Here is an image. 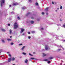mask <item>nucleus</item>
I'll return each mask as SVG.
<instances>
[{
    "label": "nucleus",
    "mask_w": 65,
    "mask_h": 65,
    "mask_svg": "<svg viewBox=\"0 0 65 65\" xmlns=\"http://www.w3.org/2000/svg\"><path fill=\"white\" fill-rule=\"evenodd\" d=\"M0 2H1V7H2L3 6V4L5 3V0H1Z\"/></svg>",
    "instance_id": "1"
},
{
    "label": "nucleus",
    "mask_w": 65,
    "mask_h": 65,
    "mask_svg": "<svg viewBox=\"0 0 65 65\" xmlns=\"http://www.w3.org/2000/svg\"><path fill=\"white\" fill-rule=\"evenodd\" d=\"M14 29H16L18 27V24H17V23L15 22L14 25Z\"/></svg>",
    "instance_id": "2"
},
{
    "label": "nucleus",
    "mask_w": 65,
    "mask_h": 65,
    "mask_svg": "<svg viewBox=\"0 0 65 65\" xmlns=\"http://www.w3.org/2000/svg\"><path fill=\"white\" fill-rule=\"evenodd\" d=\"M25 31V29L23 28H21V31L20 32V33H23V32Z\"/></svg>",
    "instance_id": "3"
},
{
    "label": "nucleus",
    "mask_w": 65,
    "mask_h": 65,
    "mask_svg": "<svg viewBox=\"0 0 65 65\" xmlns=\"http://www.w3.org/2000/svg\"><path fill=\"white\" fill-rule=\"evenodd\" d=\"M48 47L47 45H45V49L46 50H47Z\"/></svg>",
    "instance_id": "4"
},
{
    "label": "nucleus",
    "mask_w": 65,
    "mask_h": 65,
    "mask_svg": "<svg viewBox=\"0 0 65 65\" xmlns=\"http://www.w3.org/2000/svg\"><path fill=\"white\" fill-rule=\"evenodd\" d=\"M54 58V57H50L48 58V59L50 60H52V59H53Z\"/></svg>",
    "instance_id": "5"
},
{
    "label": "nucleus",
    "mask_w": 65,
    "mask_h": 65,
    "mask_svg": "<svg viewBox=\"0 0 65 65\" xmlns=\"http://www.w3.org/2000/svg\"><path fill=\"white\" fill-rule=\"evenodd\" d=\"M18 4L17 3H14L13 4V6H14L15 5H17Z\"/></svg>",
    "instance_id": "6"
},
{
    "label": "nucleus",
    "mask_w": 65,
    "mask_h": 65,
    "mask_svg": "<svg viewBox=\"0 0 65 65\" xmlns=\"http://www.w3.org/2000/svg\"><path fill=\"white\" fill-rule=\"evenodd\" d=\"M11 58H9L8 59V62H10L11 61Z\"/></svg>",
    "instance_id": "7"
},
{
    "label": "nucleus",
    "mask_w": 65,
    "mask_h": 65,
    "mask_svg": "<svg viewBox=\"0 0 65 65\" xmlns=\"http://www.w3.org/2000/svg\"><path fill=\"white\" fill-rule=\"evenodd\" d=\"M48 7H47L46 8V9L45 10L46 11H48Z\"/></svg>",
    "instance_id": "8"
},
{
    "label": "nucleus",
    "mask_w": 65,
    "mask_h": 65,
    "mask_svg": "<svg viewBox=\"0 0 65 65\" xmlns=\"http://www.w3.org/2000/svg\"><path fill=\"white\" fill-rule=\"evenodd\" d=\"M7 40H8V41H11V39H7Z\"/></svg>",
    "instance_id": "9"
},
{
    "label": "nucleus",
    "mask_w": 65,
    "mask_h": 65,
    "mask_svg": "<svg viewBox=\"0 0 65 65\" xmlns=\"http://www.w3.org/2000/svg\"><path fill=\"white\" fill-rule=\"evenodd\" d=\"M1 30L2 31H3V32H5V30L4 29H2Z\"/></svg>",
    "instance_id": "10"
},
{
    "label": "nucleus",
    "mask_w": 65,
    "mask_h": 65,
    "mask_svg": "<svg viewBox=\"0 0 65 65\" xmlns=\"http://www.w3.org/2000/svg\"><path fill=\"white\" fill-rule=\"evenodd\" d=\"M35 5L36 6H38V3L37 2L35 3Z\"/></svg>",
    "instance_id": "11"
},
{
    "label": "nucleus",
    "mask_w": 65,
    "mask_h": 65,
    "mask_svg": "<svg viewBox=\"0 0 65 65\" xmlns=\"http://www.w3.org/2000/svg\"><path fill=\"white\" fill-rule=\"evenodd\" d=\"M25 46H23L21 48L22 50H24V48H25Z\"/></svg>",
    "instance_id": "12"
},
{
    "label": "nucleus",
    "mask_w": 65,
    "mask_h": 65,
    "mask_svg": "<svg viewBox=\"0 0 65 65\" xmlns=\"http://www.w3.org/2000/svg\"><path fill=\"white\" fill-rule=\"evenodd\" d=\"M28 61V60L27 59H26L25 61V63H27Z\"/></svg>",
    "instance_id": "13"
},
{
    "label": "nucleus",
    "mask_w": 65,
    "mask_h": 65,
    "mask_svg": "<svg viewBox=\"0 0 65 65\" xmlns=\"http://www.w3.org/2000/svg\"><path fill=\"white\" fill-rule=\"evenodd\" d=\"M43 57H44V56H46V55L44 53H43Z\"/></svg>",
    "instance_id": "14"
},
{
    "label": "nucleus",
    "mask_w": 65,
    "mask_h": 65,
    "mask_svg": "<svg viewBox=\"0 0 65 65\" xmlns=\"http://www.w3.org/2000/svg\"><path fill=\"white\" fill-rule=\"evenodd\" d=\"M15 60V58L14 57H13L12 59V61H14Z\"/></svg>",
    "instance_id": "15"
},
{
    "label": "nucleus",
    "mask_w": 65,
    "mask_h": 65,
    "mask_svg": "<svg viewBox=\"0 0 65 65\" xmlns=\"http://www.w3.org/2000/svg\"><path fill=\"white\" fill-rule=\"evenodd\" d=\"M22 9H26V8L25 7H24L22 8Z\"/></svg>",
    "instance_id": "16"
},
{
    "label": "nucleus",
    "mask_w": 65,
    "mask_h": 65,
    "mask_svg": "<svg viewBox=\"0 0 65 65\" xmlns=\"http://www.w3.org/2000/svg\"><path fill=\"white\" fill-rule=\"evenodd\" d=\"M30 23L31 24H33V23H34V21H31L30 22Z\"/></svg>",
    "instance_id": "17"
},
{
    "label": "nucleus",
    "mask_w": 65,
    "mask_h": 65,
    "mask_svg": "<svg viewBox=\"0 0 65 65\" xmlns=\"http://www.w3.org/2000/svg\"><path fill=\"white\" fill-rule=\"evenodd\" d=\"M30 12H28L26 14V16H27V15H28V14H30Z\"/></svg>",
    "instance_id": "18"
},
{
    "label": "nucleus",
    "mask_w": 65,
    "mask_h": 65,
    "mask_svg": "<svg viewBox=\"0 0 65 65\" xmlns=\"http://www.w3.org/2000/svg\"><path fill=\"white\" fill-rule=\"evenodd\" d=\"M62 8H63L62 6H60V9H62Z\"/></svg>",
    "instance_id": "19"
},
{
    "label": "nucleus",
    "mask_w": 65,
    "mask_h": 65,
    "mask_svg": "<svg viewBox=\"0 0 65 65\" xmlns=\"http://www.w3.org/2000/svg\"><path fill=\"white\" fill-rule=\"evenodd\" d=\"M29 56H33V55H31V54L30 53H29Z\"/></svg>",
    "instance_id": "20"
},
{
    "label": "nucleus",
    "mask_w": 65,
    "mask_h": 65,
    "mask_svg": "<svg viewBox=\"0 0 65 65\" xmlns=\"http://www.w3.org/2000/svg\"><path fill=\"white\" fill-rule=\"evenodd\" d=\"M18 20H20V17H18Z\"/></svg>",
    "instance_id": "21"
},
{
    "label": "nucleus",
    "mask_w": 65,
    "mask_h": 65,
    "mask_svg": "<svg viewBox=\"0 0 65 65\" xmlns=\"http://www.w3.org/2000/svg\"><path fill=\"white\" fill-rule=\"evenodd\" d=\"M10 34H11L12 30H10Z\"/></svg>",
    "instance_id": "22"
},
{
    "label": "nucleus",
    "mask_w": 65,
    "mask_h": 65,
    "mask_svg": "<svg viewBox=\"0 0 65 65\" xmlns=\"http://www.w3.org/2000/svg\"><path fill=\"white\" fill-rule=\"evenodd\" d=\"M63 27H64V28H65V24H64L63 25Z\"/></svg>",
    "instance_id": "23"
},
{
    "label": "nucleus",
    "mask_w": 65,
    "mask_h": 65,
    "mask_svg": "<svg viewBox=\"0 0 65 65\" xmlns=\"http://www.w3.org/2000/svg\"><path fill=\"white\" fill-rule=\"evenodd\" d=\"M23 45L22 44H19V45L20 46L21 45Z\"/></svg>",
    "instance_id": "24"
},
{
    "label": "nucleus",
    "mask_w": 65,
    "mask_h": 65,
    "mask_svg": "<svg viewBox=\"0 0 65 65\" xmlns=\"http://www.w3.org/2000/svg\"><path fill=\"white\" fill-rule=\"evenodd\" d=\"M8 56H9V57H11V55H10V54H9L8 55Z\"/></svg>",
    "instance_id": "25"
},
{
    "label": "nucleus",
    "mask_w": 65,
    "mask_h": 65,
    "mask_svg": "<svg viewBox=\"0 0 65 65\" xmlns=\"http://www.w3.org/2000/svg\"><path fill=\"white\" fill-rule=\"evenodd\" d=\"M28 1L29 2H32V1L31 0H28Z\"/></svg>",
    "instance_id": "26"
},
{
    "label": "nucleus",
    "mask_w": 65,
    "mask_h": 65,
    "mask_svg": "<svg viewBox=\"0 0 65 65\" xmlns=\"http://www.w3.org/2000/svg\"><path fill=\"white\" fill-rule=\"evenodd\" d=\"M2 41L3 42H4V43L5 42V41H4V40H2Z\"/></svg>",
    "instance_id": "27"
},
{
    "label": "nucleus",
    "mask_w": 65,
    "mask_h": 65,
    "mask_svg": "<svg viewBox=\"0 0 65 65\" xmlns=\"http://www.w3.org/2000/svg\"><path fill=\"white\" fill-rule=\"evenodd\" d=\"M22 54H23L24 55H26V53H23Z\"/></svg>",
    "instance_id": "28"
},
{
    "label": "nucleus",
    "mask_w": 65,
    "mask_h": 65,
    "mask_svg": "<svg viewBox=\"0 0 65 65\" xmlns=\"http://www.w3.org/2000/svg\"><path fill=\"white\" fill-rule=\"evenodd\" d=\"M48 60L47 59H44V61H48Z\"/></svg>",
    "instance_id": "29"
},
{
    "label": "nucleus",
    "mask_w": 65,
    "mask_h": 65,
    "mask_svg": "<svg viewBox=\"0 0 65 65\" xmlns=\"http://www.w3.org/2000/svg\"><path fill=\"white\" fill-rule=\"evenodd\" d=\"M13 43L11 42V45H13Z\"/></svg>",
    "instance_id": "30"
},
{
    "label": "nucleus",
    "mask_w": 65,
    "mask_h": 65,
    "mask_svg": "<svg viewBox=\"0 0 65 65\" xmlns=\"http://www.w3.org/2000/svg\"><path fill=\"white\" fill-rule=\"evenodd\" d=\"M31 33H35V31H32L31 32Z\"/></svg>",
    "instance_id": "31"
},
{
    "label": "nucleus",
    "mask_w": 65,
    "mask_h": 65,
    "mask_svg": "<svg viewBox=\"0 0 65 65\" xmlns=\"http://www.w3.org/2000/svg\"><path fill=\"white\" fill-rule=\"evenodd\" d=\"M48 63H51V61H48Z\"/></svg>",
    "instance_id": "32"
},
{
    "label": "nucleus",
    "mask_w": 65,
    "mask_h": 65,
    "mask_svg": "<svg viewBox=\"0 0 65 65\" xmlns=\"http://www.w3.org/2000/svg\"><path fill=\"white\" fill-rule=\"evenodd\" d=\"M28 34H30V32H28Z\"/></svg>",
    "instance_id": "33"
},
{
    "label": "nucleus",
    "mask_w": 65,
    "mask_h": 65,
    "mask_svg": "<svg viewBox=\"0 0 65 65\" xmlns=\"http://www.w3.org/2000/svg\"><path fill=\"white\" fill-rule=\"evenodd\" d=\"M28 38H29V39H30V38H31V37L30 36H28Z\"/></svg>",
    "instance_id": "34"
},
{
    "label": "nucleus",
    "mask_w": 65,
    "mask_h": 65,
    "mask_svg": "<svg viewBox=\"0 0 65 65\" xmlns=\"http://www.w3.org/2000/svg\"><path fill=\"white\" fill-rule=\"evenodd\" d=\"M31 19H34V18H33V17H32L31 18Z\"/></svg>",
    "instance_id": "35"
},
{
    "label": "nucleus",
    "mask_w": 65,
    "mask_h": 65,
    "mask_svg": "<svg viewBox=\"0 0 65 65\" xmlns=\"http://www.w3.org/2000/svg\"><path fill=\"white\" fill-rule=\"evenodd\" d=\"M44 14V12H42V14Z\"/></svg>",
    "instance_id": "36"
},
{
    "label": "nucleus",
    "mask_w": 65,
    "mask_h": 65,
    "mask_svg": "<svg viewBox=\"0 0 65 65\" xmlns=\"http://www.w3.org/2000/svg\"><path fill=\"white\" fill-rule=\"evenodd\" d=\"M30 59H34V58H31Z\"/></svg>",
    "instance_id": "37"
},
{
    "label": "nucleus",
    "mask_w": 65,
    "mask_h": 65,
    "mask_svg": "<svg viewBox=\"0 0 65 65\" xmlns=\"http://www.w3.org/2000/svg\"><path fill=\"white\" fill-rule=\"evenodd\" d=\"M52 3L53 4H54V3L53 2H52Z\"/></svg>",
    "instance_id": "38"
},
{
    "label": "nucleus",
    "mask_w": 65,
    "mask_h": 65,
    "mask_svg": "<svg viewBox=\"0 0 65 65\" xmlns=\"http://www.w3.org/2000/svg\"><path fill=\"white\" fill-rule=\"evenodd\" d=\"M10 24H8V26H10Z\"/></svg>",
    "instance_id": "39"
},
{
    "label": "nucleus",
    "mask_w": 65,
    "mask_h": 65,
    "mask_svg": "<svg viewBox=\"0 0 65 65\" xmlns=\"http://www.w3.org/2000/svg\"><path fill=\"white\" fill-rule=\"evenodd\" d=\"M41 30H43V28H41Z\"/></svg>",
    "instance_id": "40"
},
{
    "label": "nucleus",
    "mask_w": 65,
    "mask_h": 65,
    "mask_svg": "<svg viewBox=\"0 0 65 65\" xmlns=\"http://www.w3.org/2000/svg\"><path fill=\"white\" fill-rule=\"evenodd\" d=\"M11 5H9V7H11Z\"/></svg>",
    "instance_id": "41"
},
{
    "label": "nucleus",
    "mask_w": 65,
    "mask_h": 65,
    "mask_svg": "<svg viewBox=\"0 0 65 65\" xmlns=\"http://www.w3.org/2000/svg\"><path fill=\"white\" fill-rule=\"evenodd\" d=\"M61 49H59V50H59V51H61Z\"/></svg>",
    "instance_id": "42"
},
{
    "label": "nucleus",
    "mask_w": 65,
    "mask_h": 65,
    "mask_svg": "<svg viewBox=\"0 0 65 65\" xmlns=\"http://www.w3.org/2000/svg\"><path fill=\"white\" fill-rule=\"evenodd\" d=\"M7 54H9V52H7Z\"/></svg>",
    "instance_id": "43"
},
{
    "label": "nucleus",
    "mask_w": 65,
    "mask_h": 65,
    "mask_svg": "<svg viewBox=\"0 0 65 65\" xmlns=\"http://www.w3.org/2000/svg\"><path fill=\"white\" fill-rule=\"evenodd\" d=\"M24 34H25L23 33V34H22V35H24Z\"/></svg>",
    "instance_id": "44"
},
{
    "label": "nucleus",
    "mask_w": 65,
    "mask_h": 65,
    "mask_svg": "<svg viewBox=\"0 0 65 65\" xmlns=\"http://www.w3.org/2000/svg\"><path fill=\"white\" fill-rule=\"evenodd\" d=\"M10 38H11L12 37L11 36H10Z\"/></svg>",
    "instance_id": "45"
},
{
    "label": "nucleus",
    "mask_w": 65,
    "mask_h": 65,
    "mask_svg": "<svg viewBox=\"0 0 65 65\" xmlns=\"http://www.w3.org/2000/svg\"><path fill=\"white\" fill-rule=\"evenodd\" d=\"M33 53L34 54H35V52H33Z\"/></svg>",
    "instance_id": "46"
},
{
    "label": "nucleus",
    "mask_w": 65,
    "mask_h": 65,
    "mask_svg": "<svg viewBox=\"0 0 65 65\" xmlns=\"http://www.w3.org/2000/svg\"><path fill=\"white\" fill-rule=\"evenodd\" d=\"M57 9H58V10L59 9V8H58Z\"/></svg>",
    "instance_id": "47"
},
{
    "label": "nucleus",
    "mask_w": 65,
    "mask_h": 65,
    "mask_svg": "<svg viewBox=\"0 0 65 65\" xmlns=\"http://www.w3.org/2000/svg\"><path fill=\"white\" fill-rule=\"evenodd\" d=\"M60 21H62V20H61V19H60Z\"/></svg>",
    "instance_id": "48"
},
{
    "label": "nucleus",
    "mask_w": 65,
    "mask_h": 65,
    "mask_svg": "<svg viewBox=\"0 0 65 65\" xmlns=\"http://www.w3.org/2000/svg\"><path fill=\"white\" fill-rule=\"evenodd\" d=\"M63 41L65 42V40H63Z\"/></svg>",
    "instance_id": "49"
},
{
    "label": "nucleus",
    "mask_w": 65,
    "mask_h": 65,
    "mask_svg": "<svg viewBox=\"0 0 65 65\" xmlns=\"http://www.w3.org/2000/svg\"><path fill=\"white\" fill-rule=\"evenodd\" d=\"M46 14H48V13H46Z\"/></svg>",
    "instance_id": "50"
},
{
    "label": "nucleus",
    "mask_w": 65,
    "mask_h": 65,
    "mask_svg": "<svg viewBox=\"0 0 65 65\" xmlns=\"http://www.w3.org/2000/svg\"><path fill=\"white\" fill-rule=\"evenodd\" d=\"M55 11H57V10H56Z\"/></svg>",
    "instance_id": "51"
},
{
    "label": "nucleus",
    "mask_w": 65,
    "mask_h": 65,
    "mask_svg": "<svg viewBox=\"0 0 65 65\" xmlns=\"http://www.w3.org/2000/svg\"><path fill=\"white\" fill-rule=\"evenodd\" d=\"M62 63H61V64H60V65H62Z\"/></svg>",
    "instance_id": "52"
},
{
    "label": "nucleus",
    "mask_w": 65,
    "mask_h": 65,
    "mask_svg": "<svg viewBox=\"0 0 65 65\" xmlns=\"http://www.w3.org/2000/svg\"><path fill=\"white\" fill-rule=\"evenodd\" d=\"M13 13V12H11V13Z\"/></svg>",
    "instance_id": "53"
},
{
    "label": "nucleus",
    "mask_w": 65,
    "mask_h": 65,
    "mask_svg": "<svg viewBox=\"0 0 65 65\" xmlns=\"http://www.w3.org/2000/svg\"><path fill=\"white\" fill-rule=\"evenodd\" d=\"M13 65H15V64H13Z\"/></svg>",
    "instance_id": "54"
},
{
    "label": "nucleus",
    "mask_w": 65,
    "mask_h": 65,
    "mask_svg": "<svg viewBox=\"0 0 65 65\" xmlns=\"http://www.w3.org/2000/svg\"><path fill=\"white\" fill-rule=\"evenodd\" d=\"M1 53V52H0V53Z\"/></svg>",
    "instance_id": "55"
}]
</instances>
